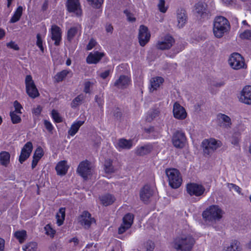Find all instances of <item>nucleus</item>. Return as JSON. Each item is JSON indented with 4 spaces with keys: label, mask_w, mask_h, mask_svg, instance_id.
<instances>
[{
    "label": "nucleus",
    "mask_w": 251,
    "mask_h": 251,
    "mask_svg": "<svg viewBox=\"0 0 251 251\" xmlns=\"http://www.w3.org/2000/svg\"><path fill=\"white\" fill-rule=\"evenodd\" d=\"M195 243L192 235L183 233L174 239L172 246L176 251H191Z\"/></svg>",
    "instance_id": "f257e3e1"
},
{
    "label": "nucleus",
    "mask_w": 251,
    "mask_h": 251,
    "mask_svg": "<svg viewBox=\"0 0 251 251\" xmlns=\"http://www.w3.org/2000/svg\"><path fill=\"white\" fill-rule=\"evenodd\" d=\"M10 154L6 151H2L0 152V164L4 166L7 167L10 163Z\"/></svg>",
    "instance_id": "393cba45"
},
{
    "label": "nucleus",
    "mask_w": 251,
    "mask_h": 251,
    "mask_svg": "<svg viewBox=\"0 0 251 251\" xmlns=\"http://www.w3.org/2000/svg\"><path fill=\"white\" fill-rule=\"evenodd\" d=\"M240 37L242 39L251 40V30H246L241 33Z\"/></svg>",
    "instance_id": "09e8293b"
},
{
    "label": "nucleus",
    "mask_w": 251,
    "mask_h": 251,
    "mask_svg": "<svg viewBox=\"0 0 251 251\" xmlns=\"http://www.w3.org/2000/svg\"><path fill=\"white\" fill-rule=\"evenodd\" d=\"M228 21L224 17H216L213 23V33L218 38L222 37L230 29Z\"/></svg>",
    "instance_id": "f03ea898"
},
{
    "label": "nucleus",
    "mask_w": 251,
    "mask_h": 251,
    "mask_svg": "<svg viewBox=\"0 0 251 251\" xmlns=\"http://www.w3.org/2000/svg\"><path fill=\"white\" fill-rule=\"evenodd\" d=\"M151 35L147 26L141 25L139 29L138 39L140 45L143 47L150 40Z\"/></svg>",
    "instance_id": "9d476101"
},
{
    "label": "nucleus",
    "mask_w": 251,
    "mask_h": 251,
    "mask_svg": "<svg viewBox=\"0 0 251 251\" xmlns=\"http://www.w3.org/2000/svg\"><path fill=\"white\" fill-rule=\"evenodd\" d=\"M44 155V151L41 147H38L35 150L33 158L40 160Z\"/></svg>",
    "instance_id": "79ce46f5"
},
{
    "label": "nucleus",
    "mask_w": 251,
    "mask_h": 251,
    "mask_svg": "<svg viewBox=\"0 0 251 251\" xmlns=\"http://www.w3.org/2000/svg\"><path fill=\"white\" fill-rule=\"evenodd\" d=\"M224 212L218 205H212L203 211L202 216L203 219L212 223H216L222 217Z\"/></svg>",
    "instance_id": "7ed1b4c3"
},
{
    "label": "nucleus",
    "mask_w": 251,
    "mask_h": 251,
    "mask_svg": "<svg viewBox=\"0 0 251 251\" xmlns=\"http://www.w3.org/2000/svg\"><path fill=\"white\" fill-rule=\"evenodd\" d=\"M173 112L174 117L178 120H182L187 117V114L185 108L177 102L174 104Z\"/></svg>",
    "instance_id": "f8f14e48"
},
{
    "label": "nucleus",
    "mask_w": 251,
    "mask_h": 251,
    "mask_svg": "<svg viewBox=\"0 0 251 251\" xmlns=\"http://www.w3.org/2000/svg\"><path fill=\"white\" fill-rule=\"evenodd\" d=\"M7 47L11 49H13L15 50H19V48L17 44H15V42L11 41L7 44Z\"/></svg>",
    "instance_id": "4d7b16f0"
},
{
    "label": "nucleus",
    "mask_w": 251,
    "mask_h": 251,
    "mask_svg": "<svg viewBox=\"0 0 251 251\" xmlns=\"http://www.w3.org/2000/svg\"><path fill=\"white\" fill-rule=\"evenodd\" d=\"M51 117L54 120V122L57 123H59L62 122L61 117L60 116L59 113L54 109H53L51 111Z\"/></svg>",
    "instance_id": "a19ab883"
},
{
    "label": "nucleus",
    "mask_w": 251,
    "mask_h": 251,
    "mask_svg": "<svg viewBox=\"0 0 251 251\" xmlns=\"http://www.w3.org/2000/svg\"><path fill=\"white\" fill-rule=\"evenodd\" d=\"M239 101L246 104H251V86L247 85L242 89L239 97Z\"/></svg>",
    "instance_id": "dca6fc26"
},
{
    "label": "nucleus",
    "mask_w": 251,
    "mask_h": 251,
    "mask_svg": "<svg viewBox=\"0 0 251 251\" xmlns=\"http://www.w3.org/2000/svg\"><path fill=\"white\" fill-rule=\"evenodd\" d=\"M247 64L244 57L239 53L236 52V70L240 69H246Z\"/></svg>",
    "instance_id": "7c9ffc66"
},
{
    "label": "nucleus",
    "mask_w": 251,
    "mask_h": 251,
    "mask_svg": "<svg viewBox=\"0 0 251 251\" xmlns=\"http://www.w3.org/2000/svg\"><path fill=\"white\" fill-rule=\"evenodd\" d=\"M68 168L69 167L67 165V161L63 160L57 164L55 167V170L58 175L64 176L67 173Z\"/></svg>",
    "instance_id": "b1692460"
},
{
    "label": "nucleus",
    "mask_w": 251,
    "mask_h": 251,
    "mask_svg": "<svg viewBox=\"0 0 251 251\" xmlns=\"http://www.w3.org/2000/svg\"><path fill=\"white\" fill-rule=\"evenodd\" d=\"M165 0H159V2L158 4V7L161 12L165 13L166 12L167 8L165 7Z\"/></svg>",
    "instance_id": "3c124183"
},
{
    "label": "nucleus",
    "mask_w": 251,
    "mask_h": 251,
    "mask_svg": "<svg viewBox=\"0 0 251 251\" xmlns=\"http://www.w3.org/2000/svg\"><path fill=\"white\" fill-rule=\"evenodd\" d=\"M153 193V189L149 185H145L140 190V198L145 203H148Z\"/></svg>",
    "instance_id": "9b49d317"
},
{
    "label": "nucleus",
    "mask_w": 251,
    "mask_h": 251,
    "mask_svg": "<svg viewBox=\"0 0 251 251\" xmlns=\"http://www.w3.org/2000/svg\"><path fill=\"white\" fill-rule=\"evenodd\" d=\"M153 150V146L151 144H146L143 146L138 147L135 150V154L138 156H144L149 154Z\"/></svg>",
    "instance_id": "4be33fe9"
},
{
    "label": "nucleus",
    "mask_w": 251,
    "mask_h": 251,
    "mask_svg": "<svg viewBox=\"0 0 251 251\" xmlns=\"http://www.w3.org/2000/svg\"><path fill=\"white\" fill-rule=\"evenodd\" d=\"M44 229L47 235L50 236L51 237H53L54 236V235L55 233V230L52 228L49 224L45 226Z\"/></svg>",
    "instance_id": "37998d69"
},
{
    "label": "nucleus",
    "mask_w": 251,
    "mask_h": 251,
    "mask_svg": "<svg viewBox=\"0 0 251 251\" xmlns=\"http://www.w3.org/2000/svg\"><path fill=\"white\" fill-rule=\"evenodd\" d=\"M110 70H106L100 74V76L103 79H105L110 74Z\"/></svg>",
    "instance_id": "0e129e2a"
},
{
    "label": "nucleus",
    "mask_w": 251,
    "mask_h": 251,
    "mask_svg": "<svg viewBox=\"0 0 251 251\" xmlns=\"http://www.w3.org/2000/svg\"><path fill=\"white\" fill-rule=\"evenodd\" d=\"M186 141L185 133L182 131L176 130L172 136V143L176 148H183L185 146Z\"/></svg>",
    "instance_id": "0eeeda50"
},
{
    "label": "nucleus",
    "mask_w": 251,
    "mask_h": 251,
    "mask_svg": "<svg viewBox=\"0 0 251 251\" xmlns=\"http://www.w3.org/2000/svg\"><path fill=\"white\" fill-rule=\"evenodd\" d=\"M130 227H128L127 225H125L123 223V224L121 225V226L118 228V233L119 234H123L124 233L126 230L129 229Z\"/></svg>",
    "instance_id": "864d4df0"
},
{
    "label": "nucleus",
    "mask_w": 251,
    "mask_h": 251,
    "mask_svg": "<svg viewBox=\"0 0 251 251\" xmlns=\"http://www.w3.org/2000/svg\"><path fill=\"white\" fill-rule=\"evenodd\" d=\"M39 160H40L37 159L36 158H33V160H32V164H31V168L32 169H33L34 168H35V167L36 166V165Z\"/></svg>",
    "instance_id": "69168bd1"
},
{
    "label": "nucleus",
    "mask_w": 251,
    "mask_h": 251,
    "mask_svg": "<svg viewBox=\"0 0 251 251\" xmlns=\"http://www.w3.org/2000/svg\"><path fill=\"white\" fill-rule=\"evenodd\" d=\"M84 121H78L74 123L69 130H68V135L73 136L78 131L80 127L84 124Z\"/></svg>",
    "instance_id": "a878e982"
},
{
    "label": "nucleus",
    "mask_w": 251,
    "mask_h": 251,
    "mask_svg": "<svg viewBox=\"0 0 251 251\" xmlns=\"http://www.w3.org/2000/svg\"><path fill=\"white\" fill-rule=\"evenodd\" d=\"M154 249V243L151 241L147 242L146 251H153Z\"/></svg>",
    "instance_id": "13d9d810"
},
{
    "label": "nucleus",
    "mask_w": 251,
    "mask_h": 251,
    "mask_svg": "<svg viewBox=\"0 0 251 251\" xmlns=\"http://www.w3.org/2000/svg\"><path fill=\"white\" fill-rule=\"evenodd\" d=\"M77 172L83 178H87L91 172L89 162L87 160L81 162L77 169Z\"/></svg>",
    "instance_id": "f3484780"
},
{
    "label": "nucleus",
    "mask_w": 251,
    "mask_h": 251,
    "mask_svg": "<svg viewBox=\"0 0 251 251\" xmlns=\"http://www.w3.org/2000/svg\"><path fill=\"white\" fill-rule=\"evenodd\" d=\"M228 63L229 66L234 70H235V65L234 62H235V52L232 53L228 59Z\"/></svg>",
    "instance_id": "c03bdc74"
},
{
    "label": "nucleus",
    "mask_w": 251,
    "mask_h": 251,
    "mask_svg": "<svg viewBox=\"0 0 251 251\" xmlns=\"http://www.w3.org/2000/svg\"><path fill=\"white\" fill-rule=\"evenodd\" d=\"M17 113L15 112H10V116L13 124H18L21 122V117L17 114Z\"/></svg>",
    "instance_id": "ea45409f"
},
{
    "label": "nucleus",
    "mask_w": 251,
    "mask_h": 251,
    "mask_svg": "<svg viewBox=\"0 0 251 251\" xmlns=\"http://www.w3.org/2000/svg\"><path fill=\"white\" fill-rule=\"evenodd\" d=\"M96 45V41L93 39H91L89 41L88 44L87 45V47H86L87 50H91Z\"/></svg>",
    "instance_id": "6e6d98bb"
},
{
    "label": "nucleus",
    "mask_w": 251,
    "mask_h": 251,
    "mask_svg": "<svg viewBox=\"0 0 251 251\" xmlns=\"http://www.w3.org/2000/svg\"><path fill=\"white\" fill-rule=\"evenodd\" d=\"M216 121L218 126L224 128H230L232 124L230 117L222 113L217 115Z\"/></svg>",
    "instance_id": "a211bd4d"
},
{
    "label": "nucleus",
    "mask_w": 251,
    "mask_h": 251,
    "mask_svg": "<svg viewBox=\"0 0 251 251\" xmlns=\"http://www.w3.org/2000/svg\"><path fill=\"white\" fill-rule=\"evenodd\" d=\"M84 99V96L82 94H79L75 97L72 101L71 105L72 108H75L80 105Z\"/></svg>",
    "instance_id": "72a5a7b5"
},
{
    "label": "nucleus",
    "mask_w": 251,
    "mask_h": 251,
    "mask_svg": "<svg viewBox=\"0 0 251 251\" xmlns=\"http://www.w3.org/2000/svg\"><path fill=\"white\" fill-rule=\"evenodd\" d=\"M122 116V112L118 108H116L114 112V116L118 120L120 119Z\"/></svg>",
    "instance_id": "052dcab7"
},
{
    "label": "nucleus",
    "mask_w": 251,
    "mask_h": 251,
    "mask_svg": "<svg viewBox=\"0 0 251 251\" xmlns=\"http://www.w3.org/2000/svg\"><path fill=\"white\" fill-rule=\"evenodd\" d=\"M65 217V208L61 207L57 213L56 218L57 219V224L58 226H61L64 222Z\"/></svg>",
    "instance_id": "2f4dec72"
},
{
    "label": "nucleus",
    "mask_w": 251,
    "mask_h": 251,
    "mask_svg": "<svg viewBox=\"0 0 251 251\" xmlns=\"http://www.w3.org/2000/svg\"><path fill=\"white\" fill-rule=\"evenodd\" d=\"M186 191L190 196L199 197L203 195L205 191L203 186L196 183H190L186 185Z\"/></svg>",
    "instance_id": "1a4fd4ad"
},
{
    "label": "nucleus",
    "mask_w": 251,
    "mask_h": 251,
    "mask_svg": "<svg viewBox=\"0 0 251 251\" xmlns=\"http://www.w3.org/2000/svg\"><path fill=\"white\" fill-rule=\"evenodd\" d=\"M23 10V9L22 6H18L11 17L9 22L10 23H15L19 21L22 15Z\"/></svg>",
    "instance_id": "c756f323"
},
{
    "label": "nucleus",
    "mask_w": 251,
    "mask_h": 251,
    "mask_svg": "<svg viewBox=\"0 0 251 251\" xmlns=\"http://www.w3.org/2000/svg\"><path fill=\"white\" fill-rule=\"evenodd\" d=\"M163 82L164 79L162 77L158 76L152 78L151 80V89L152 91L156 90Z\"/></svg>",
    "instance_id": "c85d7f7f"
},
{
    "label": "nucleus",
    "mask_w": 251,
    "mask_h": 251,
    "mask_svg": "<svg viewBox=\"0 0 251 251\" xmlns=\"http://www.w3.org/2000/svg\"><path fill=\"white\" fill-rule=\"evenodd\" d=\"M69 73V71L64 70L58 73L55 76L54 79L57 82L62 81L67 75Z\"/></svg>",
    "instance_id": "58836bf2"
},
{
    "label": "nucleus",
    "mask_w": 251,
    "mask_h": 251,
    "mask_svg": "<svg viewBox=\"0 0 251 251\" xmlns=\"http://www.w3.org/2000/svg\"><path fill=\"white\" fill-rule=\"evenodd\" d=\"M104 56V53L95 51L94 53H90L86 58V62L88 64H97Z\"/></svg>",
    "instance_id": "412c9836"
},
{
    "label": "nucleus",
    "mask_w": 251,
    "mask_h": 251,
    "mask_svg": "<svg viewBox=\"0 0 251 251\" xmlns=\"http://www.w3.org/2000/svg\"><path fill=\"white\" fill-rule=\"evenodd\" d=\"M133 214L130 213H128L123 217V223L125 225H127L128 227H131L133 224Z\"/></svg>",
    "instance_id": "f704fd0d"
},
{
    "label": "nucleus",
    "mask_w": 251,
    "mask_h": 251,
    "mask_svg": "<svg viewBox=\"0 0 251 251\" xmlns=\"http://www.w3.org/2000/svg\"><path fill=\"white\" fill-rule=\"evenodd\" d=\"M104 170L106 173H112L114 172V168L112 165V161L107 159L104 162Z\"/></svg>",
    "instance_id": "c9c22d12"
},
{
    "label": "nucleus",
    "mask_w": 251,
    "mask_h": 251,
    "mask_svg": "<svg viewBox=\"0 0 251 251\" xmlns=\"http://www.w3.org/2000/svg\"><path fill=\"white\" fill-rule=\"evenodd\" d=\"M221 146V142L214 138L204 139L201 143L204 155L205 156L210 155Z\"/></svg>",
    "instance_id": "39448f33"
},
{
    "label": "nucleus",
    "mask_w": 251,
    "mask_h": 251,
    "mask_svg": "<svg viewBox=\"0 0 251 251\" xmlns=\"http://www.w3.org/2000/svg\"><path fill=\"white\" fill-rule=\"evenodd\" d=\"M175 42V40L172 36L167 35L162 41L158 42L156 47L161 50H168L173 46Z\"/></svg>",
    "instance_id": "2eb2a0df"
},
{
    "label": "nucleus",
    "mask_w": 251,
    "mask_h": 251,
    "mask_svg": "<svg viewBox=\"0 0 251 251\" xmlns=\"http://www.w3.org/2000/svg\"><path fill=\"white\" fill-rule=\"evenodd\" d=\"M206 4L205 3L199 2L195 5V11L198 16L203 17L206 15Z\"/></svg>",
    "instance_id": "bb28decb"
},
{
    "label": "nucleus",
    "mask_w": 251,
    "mask_h": 251,
    "mask_svg": "<svg viewBox=\"0 0 251 251\" xmlns=\"http://www.w3.org/2000/svg\"><path fill=\"white\" fill-rule=\"evenodd\" d=\"M51 38L54 41V45L56 46L60 45L61 40V30L57 25H54L51 26L50 29Z\"/></svg>",
    "instance_id": "aec40b11"
},
{
    "label": "nucleus",
    "mask_w": 251,
    "mask_h": 251,
    "mask_svg": "<svg viewBox=\"0 0 251 251\" xmlns=\"http://www.w3.org/2000/svg\"><path fill=\"white\" fill-rule=\"evenodd\" d=\"M170 186L174 189L178 188L181 184L182 178L178 170L175 168H169L165 170Z\"/></svg>",
    "instance_id": "20e7f679"
},
{
    "label": "nucleus",
    "mask_w": 251,
    "mask_h": 251,
    "mask_svg": "<svg viewBox=\"0 0 251 251\" xmlns=\"http://www.w3.org/2000/svg\"><path fill=\"white\" fill-rule=\"evenodd\" d=\"M23 249L25 251H36L37 244L35 242L29 243Z\"/></svg>",
    "instance_id": "a18cd8bd"
},
{
    "label": "nucleus",
    "mask_w": 251,
    "mask_h": 251,
    "mask_svg": "<svg viewBox=\"0 0 251 251\" xmlns=\"http://www.w3.org/2000/svg\"><path fill=\"white\" fill-rule=\"evenodd\" d=\"M44 124L47 130L50 133H52L54 128L51 123L49 121L45 120L44 121Z\"/></svg>",
    "instance_id": "603ef678"
},
{
    "label": "nucleus",
    "mask_w": 251,
    "mask_h": 251,
    "mask_svg": "<svg viewBox=\"0 0 251 251\" xmlns=\"http://www.w3.org/2000/svg\"><path fill=\"white\" fill-rule=\"evenodd\" d=\"M210 87H220L223 86L224 85V82L223 81H221L220 82H216L214 81H212L209 84Z\"/></svg>",
    "instance_id": "bf43d9fd"
},
{
    "label": "nucleus",
    "mask_w": 251,
    "mask_h": 251,
    "mask_svg": "<svg viewBox=\"0 0 251 251\" xmlns=\"http://www.w3.org/2000/svg\"><path fill=\"white\" fill-rule=\"evenodd\" d=\"M77 31L78 29L76 27L70 28L67 32V40L71 42L77 34Z\"/></svg>",
    "instance_id": "4c0bfd02"
},
{
    "label": "nucleus",
    "mask_w": 251,
    "mask_h": 251,
    "mask_svg": "<svg viewBox=\"0 0 251 251\" xmlns=\"http://www.w3.org/2000/svg\"><path fill=\"white\" fill-rule=\"evenodd\" d=\"M130 78L125 75H121L114 83V86L120 89L126 88L130 83Z\"/></svg>",
    "instance_id": "6ab92c4d"
},
{
    "label": "nucleus",
    "mask_w": 251,
    "mask_h": 251,
    "mask_svg": "<svg viewBox=\"0 0 251 251\" xmlns=\"http://www.w3.org/2000/svg\"><path fill=\"white\" fill-rule=\"evenodd\" d=\"M37 41H36V45L40 48V50L43 52L44 51V48L43 46V40L42 39L40 34L38 33L36 36Z\"/></svg>",
    "instance_id": "8fccbe9b"
},
{
    "label": "nucleus",
    "mask_w": 251,
    "mask_h": 251,
    "mask_svg": "<svg viewBox=\"0 0 251 251\" xmlns=\"http://www.w3.org/2000/svg\"><path fill=\"white\" fill-rule=\"evenodd\" d=\"M94 7L99 8L103 2V0H87Z\"/></svg>",
    "instance_id": "de8ad7c7"
},
{
    "label": "nucleus",
    "mask_w": 251,
    "mask_h": 251,
    "mask_svg": "<svg viewBox=\"0 0 251 251\" xmlns=\"http://www.w3.org/2000/svg\"><path fill=\"white\" fill-rule=\"evenodd\" d=\"M33 149L32 144L31 142H27L22 149L19 161L23 164L30 155Z\"/></svg>",
    "instance_id": "ddd939ff"
},
{
    "label": "nucleus",
    "mask_w": 251,
    "mask_h": 251,
    "mask_svg": "<svg viewBox=\"0 0 251 251\" xmlns=\"http://www.w3.org/2000/svg\"><path fill=\"white\" fill-rule=\"evenodd\" d=\"M14 106L15 107V111L14 112L22 113V112L20 111V110L22 107V105L17 100H15L14 102Z\"/></svg>",
    "instance_id": "5fc2aeb1"
},
{
    "label": "nucleus",
    "mask_w": 251,
    "mask_h": 251,
    "mask_svg": "<svg viewBox=\"0 0 251 251\" xmlns=\"http://www.w3.org/2000/svg\"><path fill=\"white\" fill-rule=\"evenodd\" d=\"M48 8V0H45L42 6V10L46 11Z\"/></svg>",
    "instance_id": "338daca9"
},
{
    "label": "nucleus",
    "mask_w": 251,
    "mask_h": 251,
    "mask_svg": "<svg viewBox=\"0 0 251 251\" xmlns=\"http://www.w3.org/2000/svg\"><path fill=\"white\" fill-rule=\"evenodd\" d=\"M25 83L26 93L30 98L34 99L39 96V92L31 75H28L26 76Z\"/></svg>",
    "instance_id": "6e6552de"
},
{
    "label": "nucleus",
    "mask_w": 251,
    "mask_h": 251,
    "mask_svg": "<svg viewBox=\"0 0 251 251\" xmlns=\"http://www.w3.org/2000/svg\"><path fill=\"white\" fill-rule=\"evenodd\" d=\"M78 222L85 229H89L92 224L96 223L94 218L92 217L91 214L87 211H83L78 217Z\"/></svg>",
    "instance_id": "423d86ee"
},
{
    "label": "nucleus",
    "mask_w": 251,
    "mask_h": 251,
    "mask_svg": "<svg viewBox=\"0 0 251 251\" xmlns=\"http://www.w3.org/2000/svg\"><path fill=\"white\" fill-rule=\"evenodd\" d=\"M91 84V83L90 81H87L84 83V92L85 93H90V88Z\"/></svg>",
    "instance_id": "680f3d73"
},
{
    "label": "nucleus",
    "mask_w": 251,
    "mask_h": 251,
    "mask_svg": "<svg viewBox=\"0 0 251 251\" xmlns=\"http://www.w3.org/2000/svg\"><path fill=\"white\" fill-rule=\"evenodd\" d=\"M118 146L123 149H130L132 146V142L131 140H127L122 138L118 141Z\"/></svg>",
    "instance_id": "473e14b6"
},
{
    "label": "nucleus",
    "mask_w": 251,
    "mask_h": 251,
    "mask_svg": "<svg viewBox=\"0 0 251 251\" xmlns=\"http://www.w3.org/2000/svg\"><path fill=\"white\" fill-rule=\"evenodd\" d=\"M95 101L98 103L99 106L101 108L103 104V101L102 99L100 98L97 95H96L95 96Z\"/></svg>",
    "instance_id": "e2e57ef3"
},
{
    "label": "nucleus",
    "mask_w": 251,
    "mask_h": 251,
    "mask_svg": "<svg viewBox=\"0 0 251 251\" xmlns=\"http://www.w3.org/2000/svg\"><path fill=\"white\" fill-rule=\"evenodd\" d=\"M66 5L67 10L69 12L74 13L77 16L81 15V9L79 0H67Z\"/></svg>",
    "instance_id": "4468645a"
},
{
    "label": "nucleus",
    "mask_w": 251,
    "mask_h": 251,
    "mask_svg": "<svg viewBox=\"0 0 251 251\" xmlns=\"http://www.w3.org/2000/svg\"><path fill=\"white\" fill-rule=\"evenodd\" d=\"M26 232L25 230L17 231L15 232V237L18 239L20 243H22L25 240Z\"/></svg>",
    "instance_id": "e433bc0d"
},
{
    "label": "nucleus",
    "mask_w": 251,
    "mask_h": 251,
    "mask_svg": "<svg viewBox=\"0 0 251 251\" xmlns=\"http://www.w3.org/2000/svg\"><path fill=\"white\" fill-rule=\"evenodd\" d=\"M124 13L126 15L128 22L132 23L135 22L136 18L134 17L133 14L131 13L128 10H125Z\"/></svg>",
    "instance_id": "49530a36"
},
{
    "label": "nucleus",
    "mask_w": 251,
    "mask_h": 251,
    "mask_svg": "<svg viewBox=\"0 0 251 251\" xmlns=\"http://www.w3.org/2000/svg\"><path fill=\"white\" fill-rule=\"evenodd\" d=\"M113 30V26L111 24L107 25L106 26V31L107 32L112 33Z\"/></svg>",
    "instance_id": "774afa93"
},
{
    "label": "nucleus",
    "mask_w": 251,
    "mask_h": 251,
    "mask_svg": "<svg viewBox=\"0 0 251 251\" xmlns=\"http://www.w3.org/2000/svg\"><path fill=\"white\" fill-rule=\"evenodd\" d=\"M177 26L179 28L182 27L187 21L186 11L183 9H178L177 11Z\"/></svg>",
    "instance_id": "5701e85b"
},
{
    "label": "nucleus",
    "mask_w": 251,
    "mask_h": 251,
    "mask_svg": "<svg viewBox=\"0 0 251 251\" xmlns=\"http://www.w3.org/2000/svg\"><path fill=\"white\" fill-rule=\"evenodd\" d=\"M100 200L102 204L105 206L112 204L115 201V199L111 194H106L100 197Z\"/></svg>",
    "instance_id": "cd10ccee"
}]
</instances>
